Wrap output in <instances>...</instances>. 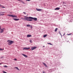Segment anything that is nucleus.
I'll list each match as a JSON object with an SVG mask.
<instances>
[{"label":"nucleus","instance_id":"obj_21","mask_svg":"<svg viewBox=\"0 0 73 73\" xmlns=\"http://www.w3.org/2000/svg\"><path fill=\"white\" fill-rule=\"evenodd\" d=\"M30 42H31V43H32V40H30Z\"/></svg>","mask_w":73,"mask_h":73},{"label":"nucleus","instance_id":"obj_4","mask_svg":"<svg viewBox=\"0 0 73 73\" xmlns=\"http://www.w3.org/2000/svg\"><path fill=\"white\" fill-rule=\"evenodd\" d=\"M31 19H32L33 20H34L35 21H37V19L36 18H33L32 17H31Z\"/></svg>","mask_w":73,"mask_h":73},{"label":"nucleus","instance_id":"obj_24","mask_svg":"<svg viewBox=\"0 0 73 73\" xmlns=\"http://www.w3.org/2000/svg\"><path fill=\"white\" fill-rule=\"evenodd\" d=\"M30 28H31V29H32L33 28V27H32V25L30 26Z\"/></svg>","mask_w":73,"mask_h":73},{"label":"nucleus","instance_id":"obj_15","mask_svg":"<svg viewBox=\"0 0 73 73\" xmlns=\"http://www.w3.org/2000/svg\"><path fill=\"white\" fill-rule=\"evenodd\" d=\"M22 54L23 56H24L25 57H27V56L26 55H25V54Z\"/></svg>","mask_w":73,"mask_h":73},{"label":"nucleus","instance_id":"obj_18","mask_svg":"<svg viewBox=\"0 0 73 73\" xmlns=\"http://www.w3.org/2000/svg\"><path fill=\"white\" fill-rule=\"evenodd\" d=\"M46 36H47V35H44L43 36V37H46Z\"/></svg>","mask_w":73,"mask_h":73},{"label":"nucleus","instance_id":"obj_25","mask_svg":"<svg viewBox=\"0 0 73 73\" xmlns=\"http://www.w3.org/2000/svg\"><path fill=\"white\" fill-rule=\"evenodd\" d=\"M27 27H30V25H27Z\"/></svg>","mask_w":73,"mask_h":73},{"label":"nucleus","instance_id":"obj_9","mask_svg":"<svg viewBox=\"0 0 73 73\" xmlns=\"http://www.w3.org/2000/svg\"><path fill=\"white\" fill-rule=\"evenodd\" d=\"M13 20H15V21H17L18 20H19V19H17L16 18H13Z\"/></svg>","mask_w":73,"mask_h":73},{"label":"nucleus","instance_id":"obj_12","mask_svg":"<svg viewBox=\"0 0 73 73\" xmlns=\"http://www.w3.org/2000/svg\"><path fill=\"white\" fill-rule=\"evenodd\" d=\"M43 65H44V66H46V67H47V68H48V67H47V65H46V64H45V63H43Z\"/></svg>","mask_w":73,"mask_h":73},{"label":"nucleus","instance_id":"obj_1","mask_svg":"<svg viewBox=\"0 0 73 73\" xmlns=\"http://www.w3.org/2000/svg\"><path fill=\"white\" fill-rule=\"evenodd\" d=\"M7 16H9V17H13V18H17V16L16 15H7Z\"/></svg>","mask_w":73,"mask_h":73},{"label":"nucleus","instance_id":"obj_31","mask_svg":"<svg viewBox=\"0 0 73 73\" xmlns=\"http://www.w3.org/2000/svg\"><path fill=\"white\" fill-rule=\"evenodd\" d=\"M23 13H24L25 15H26V13L24 12H23Z\"/></svg>","mask_w":73,"mask_h":73},{"label":"nucleus","instance_id":"obj_40","mask_svg":"<svg viewBox=\"0 0 73 73\" xmlns=\"http://www.w3.org/2000/svg\"><path fill=\"white\" fill-rule=\"evenodd\" d=\"M70 35V34H69V35Z\"/></svg>","mask_w":73,"mask_h":73},{"label":"nucleus","instance_id":"obj_27","mask_svg":"<svg viewBox=\"0 0 73 73\" xmlns=\"http://www.w3.org/2000/svg\"><path fill=\"white\" fill-rule=\"evenodd\" d=\"M4 67H5L6 68H7V67H8L7 66L5 65V66H4Z\"/></svg>","mask_w":73,"mask_h":73},{"label":"nucleus","instance_id":"obj_37","mask_svg":"<svg viewBox=\"0 0 73 73\" xmlns=\"http://www.w3.org/2000/svg\"><path fill=\"white\" fill-rule=\"evenodd\" d=\"M43 47H45V46H43Z\"/></svg>","mask_w":73,"mask_h":73},{"label":"nucleus","instance_id":"obj_11","mask_svg":"<svg viewBox=\"0 0 73 73\" xmlns=\"http://www.w3.org/2000/svg\"><path fill=\"white\" fill-rule=\"evenodd\" d=\"M36 11H41L42 9H36Z\"/></svg>","mask_w":73,"mask_h":73},{"label":"nucleus","instance_id":"obj_3","mask_svg":"<svg viewBox=\"0 0 73 73\" xmlns=\"http://www.w3.org/2000/svg\"><path fill=\"white\" fill-rule=\"evenodd\" d=\"M7 42H8V44L9 45H10L12 44L13 43V41L12 40H7Z\"/></svg>","mask_w":73,"mask_h":73},{"label":"nucleus","instance_id":"obj_5","mask_svg":"<svg viewBox=\"0 0 73 73\" xmlns=\"http://www.w3.org/2000/svg\"><path fill=\"white\" fill-rule=\"evenodd\" d=\"M37 48L36 46H35L33 47H32L31 48V50H34V49H36V48Z\"/></svg>","mask_w":73,"mask_h":73},{"label":"nucleus","instance_id":"obj_8","mask_svg":"<svg viewBox=\"0 0 73 73\" xmlns=\"http://www.w3.org/2000/svg\"><path fill=\"white\" fill-rule=\"evenodd\" d=\"M23 48V50H24L25 49V50H28V49H30V48Z\"/></svg>","mask_w":73,"mask_h":73},{"label":"nucleus","instance_id":"obj_14","mask_svg":"<svg viewBox=\"0 0 73 73\" xmlns=\"http://www.w3.org/2000/svg\"><path fill=\"white\" fill-rule=\"evenodd\" d=\"M60 9V8H56L55 9V10H59Z\"/></svg>","mask_w":73,"mask_h":73},{"label":"nucleus","instance_id":"obj_34","mask_svg":"<svg viewBox=\"0 0 73 73\" xmlns=\"http://www.w3.org/2000/svg\"><path fill=\"white\" fill-rule=\"evenodd\" d=\"M14 60H15V61H16L17 60V59H15Z\"/></svg>","mask_w":73,"mask_h":73},{"label":"nucleus","instance_id":"obj_36","mask_svg":"<svg viewBox=\"0 0 73 73\" xmlns=\"http://www.w3.org/2000/svg\"><path fill=\"white\" fill-rule=\"evenodd\" d=\"M64 5V6L65 7H66V5Z\"/></svg>","mask_w":73,"mask_h":73},{"label":"nucleus","instance_id":"obj_20","mask_svg":"<svg viewBox=\"0 0 73 73\" xmlns=\"http://www.w3.org/2000/svg\"><path fill=\"white\" fill-rule=\"evenodd\" d=\"M28 21H32V20L29 19Z\"/></svg>","mask_w":73,"mask_h":73},{"label":"nucleus","instance_id":"obj_22","mask_svg":"<svg viewBox=\"0 0 73 73\" xmlns=\"http://www.w3.org/2000/svg\"><path fill=\"white\" fill-rule=\"evenodd\" d=\"M2 72H3V73H7V72H5V71H2Z\"/></svg>","mask_w":73,"mask_h":73},{"label":"nucleus","instance_id":"obj_38","mask_svg":"<svg viewBox=\"0 0 73 73\" xmlns=\"http://www.w3.org/2000/svg\"><path fill=\"white\" fill-rule=\"evenodd\" d=\"M64 35H65V34L63 35V36H64Z\"/></svg>","mask_w":73,"mask_h":73},{"label":"nucleus","instance_id":"obj_33","mask_svg":"<svg viewBox=\"0 0 73 73\" xmlns=\"http://www.w3.org/2000/svg\"><path fill=\"white\" fill-rule=\"evenodd\" d=\"M63 4H66V3L63 2Z\"/></svg>","mask_w":73,"mask_h":73},{"label":"nucleus","instance_id":"obj_26","mask_svg":"<svg viewBox=\"0 0 73 73\" xmlns=\"http://www.w3.org/2000/svg\"><path fill=\"white\" fill-rule=\"evenodd\" d=\"M4 49H2L1 48H0V50H3Z\"/></svg>","mask_w":73,"mask_h":73},{"label":"nucleus","instance_id":"obj_29","mask_svg":"<svg viewBox=\"0 0 73 73\" xmlns=\"http://www.w3.org/2000/svg\"><path fill=\"white\" fill-rule=\"evenodd\" d=\"M26 0L28 1H31V0Z\"/></svg>","mask_w":73,"mask_h":73},{"label":"nucleus","instance_id":"obj_17","mask_svg":"<svg viewBox=\"0 0 73 73\" xmlns=\"http://www.w3.org/2000/svg\"><path fill=\"white\" fill-rule=\"evenodd\" d=\"M15 68L16 69H17L18 70H19V68H18V67H15Z\"/></svg>","mask_w":73,"mask_h":73},{"label":"nucleus","instance_id":"obj_13","mask_svg":"<svg viewBox=\"0 0 73 73\" xmlns=\"http://www.w3.org/2000/svg\"><path fill=\"white\" fill-rule=\"evenodd\" d=\"M17 1H19V2H21V3H23L24 2L23 1L21 0H17Z\"/></svg>","mask_w":73,"mask_h":73},{"label":"nucleus","instance_id":"obj_2","mask_svg":"<svg viewBox=\"0 0 73 73\" xmlns=\"http://www.w3.org/2000/svg\"><path fill=\"white\" fill-rule=\"evenodd\" d=\"M24 17L25 18V20H26V21H28L29 19H31V17H28L26 16H24Z\"/></svg>","mask_w":73,"mask_h":73},{"label":"nucleus","instance_id":"obj_16","mask_svg":"<svg viewBox=\"0 0 73 73\" xmlns=\"http://www.w3.org/2000/svg\"><path fill=\"white\" fill-rule=\"evenodd\" d=\"M0 7H1V8H5V7H4L2 5H0Z\"/></svg>","mask_w":73,"mask_h":73},{"label":"nucleus","instance_id":"obj_39","mask_svg":"<svg viewBox=\"0 0 73 73\" xmlns=\"http://www.w3.org/2000/svg\"><path fill=\"white\" fill-rule=\"evenodd\" d=\"M43 73H44V72H43Z\"/></svg>","mask_w":73,"mask_h":73},{"label":"nucleus","instance_id":"obj_7","mask_svg":"<svg viewBox=\"0 0 73 73\" xmlns=\"http://www.w3.org/2000/svg\"><path fill=\"white\" fill-rule=\"evenodd\" d=\"M5 13L4 12H1L0 13V16H4V14H2L1 13Z\"/></svg>","mask_w":73,"mask_h":73},{"label":"nucleus","instance_id":"obj_32","mask_svg":"<svg viewBox=\"0 0 73 73\" xmlns=\"http://www.w3.org/2000/svg\"><path fill=\"white\" fill-rule=\"evenodd\" d=\"M3 57H3V56L1 57V58H3Z\"/></svg>","mask_w":73,"mask_h":73},{"label":"nucleus","instance_id":"obj_19","mask_svg":"<svg viewBox=\"0 0 73 73\" xmlns=\"http://www.w3.org/2000/svg\"><path fill=\"white\" fill-rule=\"evenodd\" d=\"M58 29L56 28L55 29V32H57V30Z\"/></svg>","mask_w":73,"mask_h":73},{"label":"nucleus","instance_id":"obj_30","mask_svg":"<svg viewBox=\"0 0 73 73\" xmlns=\"http://www.w3.org/2000/svg\"><path fill=\"white\" fill-rule=\"evenodd\" d=\"M59 34L61 35V36H62V35H61V33H60V32H59Z\"/></svg>","mask_w":73,"mask_h":73},{"label":"nucleus","instance_id":"obj_6","mask_svg":"<svg viewBox=\"0 0 73 73\" xmlns=\"http://www.w3.org/2000/svg\"><path fill=\"white\" fill-rule=\"evenodd\" d=\"M4 29H1V32H0V33H3L4 32Z\"/></svg>","mask_w":73,"mask_h":73},{"label":"nucleus","instance_id":"obj_35","mask_svg":"<svg viewBox=\"0 0 73 73\" xmlns=\"http://www.w3.org/2000/svg\"><path fill=\"white\" fill-rule=\"evenodd\" d=\"M1 26H0V29L1 30Z\"/></svg>","mask_w":73,"mask_h":73},{"label":"nucleus","instance_id":"obj_41","mask_svg":"<svg viewBox=\"0 0 73 73\" xmlns=\"http://www.w3.org/2000/svg\"><path fill=\"white\" fill-rule=\"evenodd\" d=\"M1 64L0 63V65H1Z\"/></svg>","mask_w":73,"mask_h":73},{"label":"nucleus","instance_id":"obj_23","mask_svg":"<svg viewBox=\"0 0 73 73\" xmlns=\"http://www.w3.org/2000/svg\"><path fill=\"white\" fill-rule=\"evenodd\" d=\"M47 44H49L50 45H52V44L50 43H48Z\"/></svg>","mask_w":73,"mask_h":73},{"label":"nucleus","instance_id":"obj_28","mask_svg":"<svg viewBox=\"0 0 73 73\" xmlns=\"http://www.w3.org/2000/svg\"><path fill=\"white\" fill-rule=\"evenodd\" d=\"M21 19H23V20H25V18H21Z\"/></svg>","mask_w":73,"mask_h":73},{"label":"nucleus","instance_id":"obj_10","mask_svg":"<svg viewBox=\"0 0 73 73\" xmlns=\"http://www.w3.org/2000/svg\"><path fill=\"white\" fill-rule=\"evenodd\" d=\"M32 37V35H27V37Z\"/></svg>","mask_w":73,"mask_h":73}]
</instances>
